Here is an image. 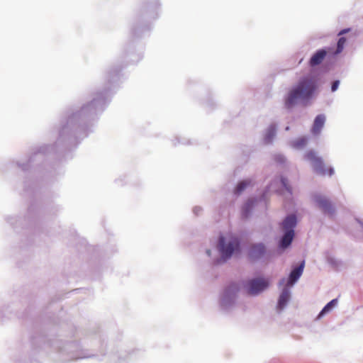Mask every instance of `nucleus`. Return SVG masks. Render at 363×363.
Returning a JSON list of instances; mask_svg holds the SVG:
<instances>
[{
	"label": "nucleus",
	"instance_id": "obj_1",
	"mask_svg": "<svg viewBox=\"0 0 363 363\" xmlns=\"http://www.w3.org/2000/svg\"><path fill=\"white\" fill-rule=\"evenodd\" d=\"M159 0L143 2L133 20L130 40L125 45L122 58L125 64L113 66L107 72L104 87L93 95L91 101L79 108L68 107L60 118V126L56 141L37 147L26 162H11L8 168L16 166L24 173H46L55 172L59 162L72 159L82 140L93 132L94 123L111 101L113 89L117 86L123 69L128 65L136 64L143 57L142 52H135V40L150 33L152 23L159 17Z\"/></svg>",
	"mask_w": 363,
	"mask_h": 363
},
{
	"label": "nucleus",
	"instance_id": "obj_2",
	"mask_svg": "<svg viewBox=\"0 0 363 363\" xmlns=\"http://www.w3.org/2000/svg\"><path fill=\"white\" fill-rule=\"evenodd\" d=\"M25 324H30L29 333V344L33 353L43 350H53L59 353L62 362L86 359L95 357L89 354L87 350L82 347L79 342L65 341L56 338V328L59 320L54 313H37L35 308L29 305L20 315L16 314Z\"/></svg>",
	"mask_w": 363,
	"mask_h": 363
},
{
	"label": "nucleus",
	"instance_id": "obj_3",
	"mask_svg": "<svg viewBox=\"0 0 363 363\" xmlns=\"http://www.w3.org/2000/svg\"><path fill=\"white\" fill-rule=\"evenodd\" d=\"M326 58H335L328 46L323 47L312 54L308 62V72L303 75L284 96V106L288 113H291L298 104L304 107L311 104L312 100L319 92L321 77L330 69V63L323 62Z\"/></svg>",
	"mask_w": 363,
	"mask_h": 363
},
{
	"label": "nucleus",
	"instance_id": "obj_4",
	"mask_svg": "<svg viewBox=\"0 0 363 363\" xmlns=\"http://www.w3.org/2000/svg\"><path fill=\"white\" fill-rule=\"evenodd\" d=\"M245 242L241 236L230 234L227 238L220 233L216 240V247L219 256L213 260L216 266L223 264L232 257H239L245 248Z\"/></svg>",
	"mask_w": 363,
	"mask_h": 363
},
{
	"label": "nucleus",
	"instance_id": "obj_5",
	"mask_svg": "<svg viewBox=\"0 0 363 363\" xmlns=\"http://www.w3.org/2000/svg\"><path fill=\"white\" fill-rule=\"evenodd\" d=\"M23 195L30 197V205L28 208L27 214L23 218L24 221H27L28 228L35 225L39 218L40 205L38 202L36 198L38 196L39 189L37 188L36 182L30 183V180L26 177L24 180ZM6 220L9 223L12 228L16 230L19 225H21L23 218L21 217H7Z\"/></svg>",
	"mask_w": 363,
	"mask_h": 363
},
{
	"label": "nucleus",
	"instance_id": "obj_6",
	"mask_svg": "<svg viewBox=\"0 0 363 363\" xmlns=\"http://www.w3.org/2000/svg\"><path fill=\"white\" fill-rule=\"evenodd\" d=\"M300 220V216L296 210L286 213L279 223L281 235L277 240V252L278 255H282L292 247L296 237V228Z\"/></svg>",
	"mask_w": 363,
	"mask_h": 363
},
{
	"label": "nucleus",
	"instance_id": "obj_7",
	"mask_svg": "<svg viewBox=\"0 0 363 363\" xmlns=\"http://www.w3.org/2000/svg\"><path fill=\"white\" fill-rule=\"evenodd\" d=\"M242 285L250 296H258L270 286L269 278L263 275H255L242 281Z\"/></svg>",
	"mask_w": 363,
	"mask_h": 363
},
{
	"label": "nucleus",
	"instance_id": "obj_8",
	"mask_svg": "<svg viewBox=\"0 0 363 363\" xmlns=\"http://www.w3.org/2000/svg\"><path fill=\"white\" fill-rule=\"evenodd\" d=\"M241 289L239 282L232 281L223 289V294L219 301V306L223 311H228L235 305L237 294Z\"/></svg>",
	"mask_w": 363,
	"mask_h": 363
},
{
	"label": "nucleus",
	"instance_id": "obj_9",
	"mask_svg": "<svg viewBox=\"0 0 363 363\" xmlns=\"http://www.w3.org/2000/svg\"><path fill=\"white\" fill-rule=\"evenodd\" d=\"M247 259L250 263L264 262L270 259L272 255L263 242H253L247 247Z\"/></svg>",
	"mask_w": 363,
	"mask_h": 363
},
{
	"label": "nucleus",
	"instance_id": "obj_10",
	"mask_svg": "<svg viewBox=\"0 0 363 363\" xmlns=\"http://www.w3.org/2000/svg\"><path fill=\"white\" fill-rule=\"evenodd\" d=\"M306 160L312 162L313 170L320 175H328L332 177L335 174V169L332 166L325 167L324 161L321 157L317 155L313 150H309L304 155Z\"/></svg>",
	"mask_w": 363,
	"mask_h": 363
},
{
	"label": "nucleus",
	"instance_id": "obj_11",
	"mask_svg": "<svg viewBox=\"0 0 363 363\" xmlns=\"http://www.w3.org/2000/svg\"><path fill=\"white\" fill-rule=\"evenodd\" d=\"M306 266V260L303 259L297 263H294L291 267V270L288 274V278H281L279 281V285L284 284L289 286H294L301 277Z\"/></svg>",
	"mask_w": 363,
	"mask_h": 363
},
{
	"label": "nucleus",
	"instance_id": "obj_12",
	"mask_svg": "<svg viewBox=\"0 0 363 363\" xmlns=\"http://www.w3.org/2000/svg\"><path fill=\"white\" fill-rule=\"evenodd\" d=\"M315 206L321 210L324 215L333 218L336 214V207L333 201L320 194H315L312 197Z\"/></svg>",
	"mask_w": 363,
	"mask_h": 363
},
{
	"label": "nucleus",
	"instance_id": "obj_13",
	"mask_svg": "<svg viewBox=\"0 0 363 363\" xmlns=\"http://www.w3.org/2000/svg\"><path fill=\"white\" fill-rule=\"evenodd\" d=\"M264 191L259 197L254 196L249 198L246 202L242 206L241 208V217L243 219H247L252 216L253 209L257 204L258 201H262L265 199L266 194Z\"/></svg>",
	"mask_w": 363,
	"mask_h": 363
},
{
	"label": "nucleus",
	"instance_id": "obj_14",
	"mask_svg": "<svg viewBox=\"0 0 363 363\" xmlns=\"http://www.w3.org/2000/svg\"><path fill=\"white\" fill-rule=\"evenodd\" d=\"M282 285L283 287L279 295L277 302L276 304V308L279 313L283 311L287 306L291 296V288L292 286H289V285H286L285 284Z\"/></svg>",
	"mask_w": 363,
	"mask_h": 363
},
{
	"label": "nucleus",
	"instance_id": "obj_15",
	"mask_svg": "<svg viewBox=\"0 0 363 363\" xmlns=\"http://www.w3.org/2000/svg\"><path fill=\"white\" fill-rule=\"evenodd\" d=\"M325 116L323 113H320L317 115L313 121L312 127H311V133L314 135H318L320 133L325 123Z\"/></svg>",
	"mask_w": 363,
	"mask_h": 363
},
{
	"label": "nucleus",
	"instance_id": "obj_16",
	"mask_svg": "<svg viewBox=\"0 0 363 363\" xmlns=\"http://www.w3.org/2000/svg\"><path fill=\"white\" fill-rule=\"evenodd\" d=\"M339 38L334 45L328 46L331 49V54L334 55L337 57L341 54L345 48V43L347 42V38L345 36L337 35Z\"/></svg>",
	"mask_w": 363,
	"mask_h": 363
},
{
	"label": "nucleus",
	"instance_id": "obj_17",
	"mask_svg": "<svg viewBox=\"0 0 363 363\" xmlns=\"http://www.w3.org/2000/svg\"><path fill=\"white\" fill-rule=\"evenodd\" d=\"M278 125L275 123H272L265 130L264 135V141L266 144L272 143L277 135Z\"/></svg>",
	"mask_w": 363,
	"mask_h": 363
},
{
	"label": "nucleus",
	"instance_id": "obj_18",
	"mask_svg": "<svg viewBox=\"0 0 363 363\" xmlns=\"http://www.w3.org/2000/svg\"><path fill=\"white\" fill-rule=\"evenodd\" d=\"M338 303V297L333 298L330 300L329 302H328L323 308L320 310V311L317 315L316 319L320 320L322 318H323L326 314L331 312L333 308L337 306Z\"/></svg>",
	"mask_w": 363,
	"mask_h": 363
},
{
	"label": "nucleus",
	"instance_id": "obj_19",
	"mask_svg": "<svg viewBox=\"0 0 363 363\" xmlns=\"http://www.w3.org/2000/svg\"><path fill=\"white\" fill-rule=\"evenodd\" d=\"M325 259L328 264H329L335 270L340 271L343 267L344 263L342 260L336 259L335 257L330 255L329 251L325 252Z\"/></svg>",
	"mask_w": 363,
	"mask_h": 363
},
{
	"label": "nucleus",
	"instance_id": "obj_20",
	"mask_svg": "<svg viewBox=\"0 0 363 363\" xmlns=\"http://www.w3.org/2000/svg\"><path fill=\"white\" fill-rule=\"evenodd\" d=\"M251 184L250 179H243L239 181L233 189V195L240 196Z\"/></svg>",
	"mask_w": 363,
	"mask_h": 363
},
{
	"label": "nucleus",
	"instance_id": "obj_21",
	"mask_svg": "<svg viewBox=\"0 0 363 363\" xmlns=\"http://www.w3.org/2000/svg\"><path fill=\"white\" fill-rule=\"evenodd\" d=\"M308 141L307 136H301L292 141L291 146L296 149H303L306 146Z\"/></svg>",
	"mask_w": 363,
	"mask_h": 363
},
{
	"label": "nucleus",
	"instance_id": "obj_22",
	"mask_svg": "<svg viewBox=\"0 0 363 363\" xmlns=\"http://www.w3.org/2000/svg\"><path fill=\"white\" fill-rule=\"evenodd\" d=\"M280 184L282 189H285L288 193H292V187L289 184V179L284 176L280 177Z\"/></svg>",
	"mask_w": 363,
	"mask_h": 363
},
{
	"label": "nucleus",
	"instance_id": "obj_23",
	"mask_svg": "<svg viewBox=\"0 0 363 363\" xmlns=\"http://www.w3.org/2000/svg\"><path fill=\"white\" fill-rule=\"evenodd\" d=\"M7 308L5 310H0V323L1 324L11 318L12 312L8 311Z\"/></svg>",
	"mask_w": 363,
	"mask_h": 363
},
{
	"label": "nucleus",
	"instance_id": "obj_24",
	"mask_svg": "<svg viewBox=\"0 0 363 363\" xmlns=\"http://www.w3.org/2000/svg\"><path fill=\"white\" fill-rule=\"evenodd\" d=\"M274 161L279 164H285L286 162V158L284 155L278 154L274 156Z\"/></svg>",
	"mask_w": 363,
	"mask_h": 363
},
{
	"label": "nucleus",
	"instance_id": "obj_25",
	"mask_svg": "<svg viewBox=\"0 0 363 363\" xmlns=\"http://www.w3.org/2000/svg\"><path fill=\"white\" fill-rule=\"evenodd\" d=\"M340 84V79H334L330 82V91L331 92H335Z\"/></svg>",
	"mask_w": 363,
	"mask_h": 363
},
{
	"label": "nucleus",
	"instance_id": "obj_26",
	"mask_svg": "<svg viewBox=\"0 0 363 363\" xmlns=\"http://www.w3.org/2000/svg\"><path fill=\"white\" fill-rule=\"evenodd\" d=\"M352 30V28L349 27V28H344L342 29H341L338 33H337V35H342V36H345V34H347L348 33H350V31Z\"/></svg>",
	"mask_w": 363,
	"mask_h": 363
},
{
	"label": "nucleus",
	"instance_id": "obj_27",
	"mask_svg": "<svg viewBox=\"0 0 363 363\" xmlns=\"http://www.w3.org/2000/svg\"><path fill=\"white\" fill-rule=\"evenodd\" d=\"M202 210L203 209H202V208L201 206H194V208H193V213L196 216H199V214L201 213Z\"/></svg>",
	"mask_w": 363,
	"mask_h": 363
},
{
	"label": "nucleus",
	"instance_id": "obj_28",
	"mask_svg": "<svg viewBox=\"0 0 363 363\" xmlns=\"http://www.w3.org/2000/svg\"><path fill=\"white\" fill-rule=\"evenodd\" d=\"M206 104L212 109L214 108L216 106V102L212 99L210 98L207 99Z\"/></svg>",
	"mask_w": 363,
	"mask_h": 363
},
{
	"label": "nucleus",
	"instance_id": "obj_29",
	"mask_svg": "<svg viewBox=\"0 0 363 363\" xmlns=\"http://www.w3.org/2000/svg\"><path fill=\"white\" fill-rule=\"evenodd\" d=\"M176 140L178 143H182V144H185V145H191V140H189L186 143H182L179 140V139L178 138H176Z\"/></svg>",
	"mask_w": 363,
	"mask_h": 363
},
{
	"label": "nucleus",
	"instance_id": "obj_30",
	"mask_svg": "<svg viewBox=\"0 0 363 363\" xmlns=\"http://www.w3.org/2000/svg\"><path fill=\"white\" fill-rule=\"evenodd\" d=\"M206 252L208 256H209V257L211 256V250H209V249L206 250Z\"/></svg>",
	"mask_w": 363,
	"mask_h": 363
},
{
	"label": "nucleus",
	"instance_id": "obj_31",
	"mask_svg": "<svg viewBox=\"0 0 363 363\" xmlns=\"http://www.w3.org/2000/svg\"><path fill=\"white\" fill-rule=\"evenodd\" d=\"M285 130H289V126L286 127Z\"/></svg>",
	"mask_w": 363,
	"mask_h": 363
},
{
	"label": "nucleus",
	"instance_id": "obj_32",
	"mask_svg": "<svg viewBox=\"0 0 363 363\" xmlns=\"http://www.w3.org/2000/svg\"><path fill=\"white\" fill-rule=\"evenodd\" d=\"M16 363H21L20 360H18Z\"/></svg>",
	"mask_w": 363,
	"mask_h": 363
}]
</instances>
